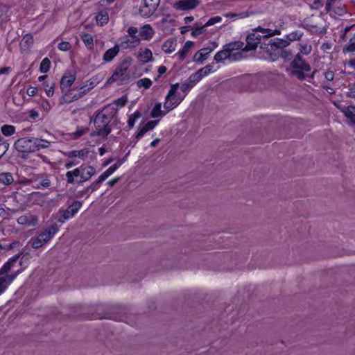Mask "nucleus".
I'll list each match as a JSON object with an SVG mask.
<instances>
[{
  "label": "nucleus",
  "instance_id": "43",
  "mask_svg": "<svg viewBox=\"0 0 355 355\" xmlns=\"http://www.w3.org/2000/svg\"><path fill=\"white\" fill-rule=\"evenodd\" d=\"M1 131L5 136H11L15 132V127L12 125H3L1 128Z\"/></svg>",
  "mask_w": 355,
  "mask_h": 355
},
{
  "label": "nucleus",
  "instance_id": "51",
  "mask_svg": "<svg viewBox=\"0 0 355 355\" xmlns=\"http://www.w3.org/2000/svg\"><path fill=\"white\" fill-rule=\"evenodd\" d=\"M54 87H55L54 83H48L44 84V90H45V92H46V94L47 95V96L51 97L53 95Z\"/></svg>",
  "mask_w": 355,
  "mask_h": 355
},
{
  "label": "nucleus",
  "instance_id": "18",
  "mask_svg": "<svg viewBox=\"0 0 355 355\" xmlns=\"http://www.w3.org/2000/svg\"><path fill=\"white\" fill-rule=\"evenodd\" d=\"M155 35V31L150 24H145L139 28V35L144 40H150Z\"/></svg>",
  "mask_w": 355,
  "mask_h": 355
},
{
  "label": "nucleus",
  "instance_id": "28",
  "mask_svg": "<svg viewBox=\"0 0 355 355\" xmlns=\"http://www.w3.org/2000/svg\"><path fill=\"white\" fill-rule=\"evenodd\" d=\"M169 111L167 110H162V103H157L153 107V110L150 112V116L156 119V118H162L165 116Z\"/></svg>",
  "mask_w": 355,
  "mask_h": 355
},
{
  "label": "nucleus",
  "instance_id": "34",
  "mask_svg": "<svg viewBox=\"0 0 355 355\" xmlns=\"http://www.w3.org/2000/svg\"><path fill=\"white\" fill-rule=\"evenodd\" d=\"M206 27L205 24H202L201 23H196L193 26H190V29L192 30V37H196L205 33Z\"/></svg>",
  "mask_w": 355,
  "mask_h": 355
},
{
  "label": "nucleus",
  "instance_id": "21",
  "mask_svg": "<svg viewBox=\"0 0 355 355\" xmlns=\"http://www.w3.org/2000/svg\"><path fill=\"white\" fill-rule=\"evenodd\" d=\"M196 78V77L193 73L182 83L180 89L184 94L187 95V93L199 82V80Z\"/></svg>",
  "mask_w": 355,
  "mask_h": 355
},
{
  "label": "nucleus",
  "instance_id": "13",
  "mask_svg": "<svg viewBox=\"0 0 355 355\" xmlns=\"http://www.w3.org/2000/svg\"><path fill=\"white\" fill-rule=\"evenodd\" d=\"M200 0H178L173 3V8L177 10L187 11L196 8Z\"/></svg>",
  "mask_w": 355,
  "mask_h": 355
},
{
  "label": "nucleus",
  "instance_id": "5",
  "mask_svg": "<svg viewBox=\"0 0 355 355\" xmlns=\"http://www.w3.org/2000/svg\"><path fill=\"white\" fill-rule=\"evenodd\" d=\"M58 230V225L53 223L40 232L36 236L32 237L28 243L33 249H39L46 245L54 237Z\"/></svg>",
  "mask_w": 355,
  "mask_h": 355
},
{
  "label": "nucleus",
  "instance_id": "24",
  "mask_svg": "<svg viewBox=\"0 0 355 355\" xmlns=\"http://www.w3.org/2000/svg\"><path fill=\"white\" fill-rule=\"evenodd\" d=\"M213 51L211 48H202L199 50L193 56V61L202 64L207 60L209 54Z\"/></svg>",
  "mask_w": 355,
  "mask_h": 355
},
{
  "label": "nucleus",
  "instance_id": "42",
  "mask_svg": "<svg viewBox=\"0 0 355 355\" xmlns=\"http://www.w3.org/2000/svg\"><path fill=\"white\" fill-rule=\"evenodd\" d=\"M96 19L98 24L103 25L107 24L109 20L108 14L105 11H101L97 15Z\"/></svg>",
  "mask_w": 355,
  "mask_h": 355
},
{
  "label": "nucleus",
  "instance_id": "33",
  "mask_svg": "<svg viewBox=\"0 0 355 355\" xmlns=\"http://www.w3.org/2000/svg\"><path fill=\"white\" fill-rule=\"evenodd\" d=\"M80 37L84 42L85 45L89 50H92L94 48L93 36L89 33H82Z\"/></svg>",
  "mask_w": 355,
  "mask_h": 355
},
{
  "label": "nucleus",
  "instance_id": "31",
  "mask_svg": "<svg viewBox=\"0 0 355 355\" xmlns=\"http://www.w3.org/2000/svg\"><path fill=\"white\" fill-rule=\"evenodd\" d=\"M192 45H193V42H192L187 41L184 44V45L182 47V49L179 50L175 53V56H177L180 61H182L185 58V57L187 56V53L189 52V50L192 46Z\"/></svg>",
  "mask_w": 355,
  "mask_h": 355
},
{
  "label": "nucleus",
  "instance_id": "29",
  "mask_svg": "<svg viewBox=\"0 0 355 355\" xmlns=\"http://www.w3.org/2000/svg\"><path fill=\"white\" fill-rule=\"evenodd\" d=\"M224 46L228 50L230 53L234 52L237 50H243V51H246L244 43L241 41H235L224 45Z\"/></svg>",
  "mask_w": 355,
  "mask_h": 355
},
{
  "label": "nucleus",
  "instance_id": "12",
  "mask_svg": "<svg viewBox=\"0 0 355 355\" xmlns=\"http://www.w3.org/2000/svg\"><path fill=\"white\" fill-rule=\"evenodd\" d=\"M17 222L25 227H35L39 223V218L37 215L28 213L18 217Z\"/></svg>",
  "mask_w": 355,
  "mask_h": 355
},
{
  "label": "nucleus",
  "instance_id": "61",
  "mask_svg": "<svg viewBox=\"0 0 355 355\" xmlns=\"http://www.w3.org/2000/svg\"><path fill=\"white\" fill-rule=\"evenodd\" d=\"M148 132V131H147V130L146 129V128H145L144 126H143V127H140V128H139V130H138V132H137V135H136V139H140V138H141V137H142L145 135V133H146V132Z\"/></svg>",
  "mask_w": 355,
  "mask_h": 355
},
{
  "label": "nucleus",
  "instance_id": "40",
  "mask_svg": "<svg viewBox=\"0 0 355 355\" xmlns=\"http://www.w3.org/2000/svg\"><path fill=\"white\" fill-rule=\"evenodd\" d=\"M10 144L6 139L0 136V158H1L9 148Z\"/></svg>",
  "mask_w": 355,
  "mask_h": 355
},
{
  "label": "nucleus",
  "instance_id": "6",
  "mask_svg": "<svg viewBox=\"0 0 355 355\" xmlns=\"http://www.w3.org/2000/svg\"><path fill=\"white\" fill-rule=\"evenodd\" d=\"M179 87L180 85L178 83L173 84L171 86L164 103V110H167L168 111L173 110L178 106L185 98L186 94H184L182 96L178 94V90Z\"/></svg>",
  "mask_w": 355,
  "mask_h": 355
},
{
  "label": "nucleus",
  "instance_id": "54",
  "mask_svg": "<svg viewBox=\"0 0 355 355\" xmlns=\"http://www.w3.org/2000/svg\"><path fill=\"white\" fill-rule=\"evenodd\" d=\"M345 52L355 51V39H351L344 49Z\"/></svg>",
  "mask_w": 355,
  "mask_h": 355
},
{
  "label": "nucleus",
  "instance_id": "48",
  "mask_svg": "<svg viewBox=\"0 0 355 355\" xmlns=\"http://www.w3.org/2000/svg\"><path fill=\"white\" fill-rule=\"evenodd\" d=\"M139 31H138L137 28L135 26L129 27L127 30L128 35L133 37V40H135L136 42L139 41V39H141L138 34Z\"/></svg>",
  "mask_w": 355,
  "mask_h": 355
},
{
  "label": "nucleus",
  "instance_id": "17",
  "mask_svg": "<svg viewBox=\"0 0 355 355\" xmlns=\"http://www.w3.org/2000/svg\"><path fill=\"white\" fill-rule=\"evenodd\" d=\"M33 182L38 189L49 188L51 186V180L46 174H40L34 176Z\"/></svg>",
  "mask_w": 355,
  "mask_h": 355
},
{
  "label": "nucleus",
  "instance_id": "2",
  "mask_svg": "<svg viewBox=\"0 0 355 355\" xmlns=\"http://www.w3.org/2000/svg\"><path fill=\"white\" fill-rule=\"evenodd\" d=\"M289 45V42L282 39H268L263 42L261 48L266 51L268 58L275 61L279 58H288L291 53L284 49Z\"/></svg>",
  "mask_w": 355,
  "mask_h": 355
},
{
  "label": "nucleus",
  "instance_id": "4",
  "mask_svg": "<svg viewBox=\"0 0 355 355\" xmlns=\"http://www.w3.org/2000/svg\"><path fill=\"white\" fill-rule=\"evenodd\" d=\"M281 32L279 29H270V28H259V29L254 33L249 34L247 36L246 42L247 44L245 46V49L247 51L255 49L258 44L261 42L262 40H268V37L280 35Z\"/></svg>",
  "mask_w": 355,
  "mask_h": 355
},
{
  "label": "nucleus",
  "instance_id": "20",
  "mask_svg": "<svg viewBox=\"0 0 355 355\" xmlns=\"http://www.w3.org/2000/svg\"><path fill=\"white\" fill-rule=\"evenodd\" d=\"M137 56L142 63H147L153 60V53L148 48H140Z\"/></svg>",
  "mask_w": 355,
  "mask_h": 355
},
{
  "label": "nucleus",
  "instance_id": "26",
  "mask_svg": "<svg viewBox=\"0 0 355 355\" xmlns=\"http://www.w3.org/2000/svg\"><path fill=\"white\" fill-rule=\"evenodd\" d=\"M52 143L54 142L44 139L33 137L34 150L36 152L41 149L48 148L51 146Z\"/></svg>",
  "mask_w": 355,
  "mask_h": 355
},
{
  "label": "nucleus",
  "instance_id": "47",
  "mask_svg": "<svg viewBox=\"0 0 355 355\" xmlns=\"http://www.w3.org/2000/svg\"><path fill=\"white\" fill-rule=\"evenodd\" d=\"M103 181H105V180L100 175L96 181L86 189V191L88 192L89 190H91L90 192H92L97 190Z\"/></svg>",
  "mask_w": 355,
  "mask_h": 355
},
{
  "label": "nucleus",
  "instance_id": "25",
  "mask_svg": "<svg viewBox=\"0 0 355 355\" xmlns=\"http://www.w3.org/2000/svg\"><path fill=\"white\" fill-rule=\"evenodd\" d=\"M120 51V45H115L112 48L107 50L103 56V60L105 62H110L119 54Z\"/></svg>",
  "mask_w": 355,
  "mask_h": 355
},
{
  "label": "nucleus",
  "instance_id": "45",
  "mask_svg": "<svg viewBox=\"0 0 355 355\" xmlns=\"http://www.w3.org/2000/svg\"><path fill=\"white\" fill-rule=\"evenodd\" d=\"M51 67V61L48 58H45L42 60L40 66V71L42 73H46L49 71Z\"/></svg>",
  "mask_w": 355,
  "mask_h": 355
},
{
  "label": "nucleus",
  "instance_id": "30",
  "mask_svg": "<svg viewBox=\"0 0 355 355\" xmlns=\"http://www.w3.org/2000/svg\"><path fill=\"white\" fill-rule=\"evenodd\" d=\"M231 53L223 46V49L217 52L214 55V60L216 62H220L225 60H230Z\"/></svg>",
  "mask_w": 355,
  "mask_h": 355
},
{
  "label": "nucleus",
  "instance_id": "50",
  "mask_svg": "<svg viewBox=\"0 0 355 355\" xmlns=\"http://www.w3.org/2000/svg\"><path fill=\"white\" fill-rule=\"evenodd\" d=\"M304 72L306 71L302 69H293L292 70L290 71V74L291 76L297 77L299 80H304L306 78Z\"/></svg>",
  "mask_w": 355,
  "mask_h": 355
},
{
  "label": "nucleus",
  "instance_id": "63",
  "mask_svg": "<svg viewBox=\"0 0 355 355\" xmlns=\"http://www.w3.org/2000/svg\"><path fill=\"white\" fill-rule=\"evenodd\" d=\"M37 89L35 87H29L27 89L26 93L29 96H33L37 94Z\"/></svg>",
  "mask_w": 355,
  "mask_h": 355
},
{
  "label": "nucleus",
  "instance_id": "41",
  "mask_svg": "<svg viewBox=\"0 0 355 355\" xmlns=\"http://www.w3.org/2000/svg\"><path fill=\"white\" fill-rule=\"evenodd\" d=\"M303 35V33L300 31H295L286 35V41L291 42L299 40Z\"/></svg>",
  "mask_w": 355,
  "mask_h": 355
},
{
  "label": "nucleus",
  "instance_id": "38",
  "mask_svg": "<svg viewBox=\"0 0 355 355\" xmlns=\"http://www.w3.org/2000/svg\"><path fill=\"white\" fill-rule=\"evenodd\" d=\"M345 116L350 120V122L355 123V107L348 106L342 110Z\"/></svg>",
  "mask_w": 355,
  "mask_h": 355
},
{
  "label": "nucleus",
  "instance_id": "19",
  "mask_svg": "<svg viewBox=\"0 0 355 355\" xmlns=\"http://www.w3.org/2000/svg\"><path fill=\"white\" fill-rule=\"evenodd\" d=\"M120 46L123 49H133L139 46L141 42V39H139V41L133 40V37H130L129 35H125L120 38Z\"/></svg>",
  "mask_w": 355,
  "mask_h": 355
},
{
  "label": "nucleus",
  "instance_id": "39",
  "mask_svg": "<svg viewBox=\"0 0 355 355\" xmlns=\"http://www.w3.org/2000/svg\"><path fill=\"white\" fill-rule=\"evenodd\" d=\"M141 116V114L139 111H136L133 114L129 116L127 121L128 125L130 128H132L136 121Z\"/></svg>",
  "mask_w": 355,
  "mask_h": 355
},
{
  "label": "nucleus",
  "instance_id": "1",
  "mask_svg": "<svg viewBox=\"0 0 355 355\" xmlns=\"http://www.w3.org/2000/svg\"><path fill=\"white\" fill-rule=\"evenodd\" d=\"M116 111L117 109L110 105L98 112L94 120L96 130L91 133V136L106 137L111 132L110 123L113 116L112 112L116 113Z\"/></svg>",
  "mask_w": 355,
  "mask_h": 355
},
{
  "label": "nucleus",
  "instance_id": "58",
  "mask_svg": "<svg viewBox=\"0 0 355 355\" xmlns=\"http://www.w3.org/2000/svg\"><path fill=\"white\" fill-rule=\"evenodd\" d=\"M88 129L87 128H78L77 130L73 133V137L77 139L85 135Z\"/></svg>",
  "mask_w": 355,
  "mask_h": 355
},
{
  "label": "nucleus",
  "instance_id": "35",
  "mask_svg": "<svg viewBox=\"0 0 355 355\" xmlns=\"http://www.w3.org/2000/svg\"><path fill=\"white\" fill-rule=\"evenodd\" d=\"M347 12V10L345 6L340 5L335 7L331 8V12H329V15L334 17L337 16L342 17L345 15Z\"/></svg>",
  "mask_w": 355,
  "mask_h": 355
},
{
  "label": "nucleus",
  "instance_id": "27",
  "mask_svg": "<svg viewBox=\"0 0 355 355\" xmlns=\"http://www.w3.org/2000/svg\"><path fill=\"white\" fill-rule=\"evenodd\" d=\"M88 154L89 150L87 148L64 153V155L69 158L78 157L82 159H85L87 157Z\"/></svg>",
  "mask_w": 355,
  "mask_h": 355
},
{
  "label": "nucleus",
  "instance_id": "37",
  "mask_svg": "<svg viewBox=\"0 0 355 355\" xmlns=\"http://www.w3.org/2000/svg\"><path fill=\"white\" fill-rule=\"evenodd\" d=\"M176 42L173 40H167L162 45V50L166 53H171L175 50Z\"/></svg>",
  "mask_w": 355,
  "mask_h": 355
},
{
  "label": "nucleus",
  "instance_id": "8",
  "mask_svg": "<svg viewBox=\"0 0 355 355\" xmlns=\"http://www.w3.org/2000/svg\"><path fill=\"white\" fill-rule=\"evenodd\" d=\"M19 257V254H17L10 258L0 268V275L6 277L13 276L14 280L19 273V270H15Z\"/></svg>",
  "mask_w": 355,
  "mask_h": 355
},
{
  "label": "nucleus",
  "instance_id": "49",
  "mask_svg": "<svg viewBox=\"0 0 355 355\" xmlns=\"http://www.w3.org/2000/svg\"><path fill=\"white\" fill-rule=\"evenodd\" d=\"M299 46L300 54L302 53L303 55H309L312 50V46L307 43H300Z\"/></svg>",
  "mask_w": 355,
  "mask_h": 355
},
{
  "label": "nucleus",
  "instance_id": "44",
  "mask_svg": "<svg viewBox=\"0 0 355 355\" xmlns=\"http://www.w3.org/2000/svg\"><path fill=\"white\" fill-rule=\"evenodd\" d=\"M153 82L150 79L148 78H141L137 82V86L139 88L144 87V89H147L150 87L152 85Z\"/></svg>",
  "mask_w": 355,
  "mask_h": 355
},
{
  "label": "nucleus",
  "instance_id": "57",
  "mask_svg": "<svg viewBox=\"0 0 355 355\" xmlns=\"http://www.w3.org/2000/svg\"><path fill=\"white\" fill-rule=\"evenodd\" d=\"M222 20V18L220 16H215L213 17H211L205 24V26H212L216 23L220 22Z\"/></svg>",
  "mask_w": 355,
  "mask_h": 355
},
{
  "label": "nucleus",
  "instance_id": "56",
  "mask_svg": "<svg viewBox=\"0 0 355 355\" xmlns=\"http://www.w3.org/2000/svg\"><path fill=\"white\" fill-rule=\"evenodd\" d=\"M243 52L241 51H234L231 53L230 57V61H237L240 60L243 58Z\"/></svg>",
  "mask_w": 355,
  "mask_h": 355
},
{
  "label": "nucleus",
  "instance_id": "10",
  "mask_svg": "<svg viewBox=\"0 0 355 355\" xmlns=\"http://www.w3.org/2000/svg\"><path fill=\"white\" fill-rule=\"evenodd\" d=\"M81 207V202L74 201L67 209L60 210L59 213L61 214V216L58 219V221L64 223L67 220L72 218Z\"/></svg>",
  "mask_w": 355,
  "mask_h": 355
},
{
  "label": "nucleus",
  "instance_id": "59",
  "mask_svg": "<svg viewBox=\"0 0 355 355\" xmlns=\"http://www.w3.org/2000/svg\"><path fill=\"white\" fill-rule=\"evenodd\" d=\"M158 123V121H150L147 122L144 126L147 131L153 130Z\"/></svg>",
  "mask_w": 355,
  "mask_h": 355
},
{
  "label": "nucleus",
  "instance_id": "11",
  "mask_svg": "<svg viewBox=\"0 0 355 355\" xmlns=\"http://www.w3.org/2000/svg\"><path fill=\"white\" fill-rule=\"evenodd\" d=\"M76 89L77 93L72 94L70 92L67 94H63L61 98V103L69 104L74 101L81 98L84 95L89 92V89H86V86H81L80 87H75L72 90Z\"/></svg>",
  "mask_w": 355,
  "mask_h": 355
},
{
  "label": "nucleus",
  "instance_id": "46",
  "mask_svg": "<svg viewBox=\"0 0 355 355\" xmlns=\"http://www.w3.org/2000/svg\"><path fill=\"white\" fill-rule=\"evenodd\" d=\"M0 182L4 184H10L13 182V177L10 173L0 174Z\"/></svg>",
  "mask_w": 355,
  "mask_h": 355
},
{
  "label": "nucleus",
  "instance_id": "9",
  "mask_svg": "<svg viewBox=\"0 0 355 355\" xmlns=\"http://www.w3.org/2000/svg\"><path fill=\"white\" fill-rule=\"evenodd\" d=\"M160 3V0H142L139 8L141 17L148 18L153 15Z\"/></svg>",
  "mask_w": 355,
  "mask_h": 355
},
{
  "label": "nucleus",
  "instance_id": "7",
  "mask_svg": "<svg viewBox=\"0 0 355 355\" xmlns=\"http://www.w3.org/2000/svg\"><path fill=\"white\" fill-rule=\"evenodd\" d=\"M13 147L20 154L21 158L26 159L30 154L35 153L33 137L19 138L15 141Z\"/></svg>",
  "mask_w": 355,
  "mask_h": 355
},
{
  "label": "nucleus",
  "instance_id": "60",
  "mask_svg": "<svg viewBox=\"0 0 355 355\" xmlns=\"http://www.w3.org/2000/svg\"><path fill=\"white\" fill-rule=\"evenodd\" d=\"M324 78L328 81H332L334 78V73L333 71L327 70L324 73Z\"/></svg>",
  "mask_w": 355,
  "mask_h": 355
},
{
  "label": "nucleus",
  "instance_id": "52",
  "mask_svg": "<svg viewBox=\"0 0 355 355\" xmlns=\"http://www.w3.org/2000/svg\"><path fill=\"white\" fill-rule=\"evenodd\" d=\"M117 170V168L112 165L110 168H108L105 172H103L101 176L102 178H103L105 180L110 177L115 171Z\"/></svg>",
  "mask_w": 355,
  "mask_h": 355
},
{
  "label": "nucleus",
  "instance_id": "62",
  "mask_svg": "<svg viewBox=\"0 0 355 355\" xmlns=\"http://www.w3.org/2000/svg\"><path fill=\"white\" fill-rule=\"evenodd\" d=\"M28 117L32 119H35L39 116V112L35 110H31L28 111Z\"/></svg>",
  "mask_w": 355,
  "mask_h": 355
},
{
  "label": "nucleus",
  "instance_id": "55",
  "mask_svg": "<svg viewBox=\"0 0 355 355\" xmlns=\"http://www.w3.org/2000/svg\"><path fill=\"white\" fill-rule=\"evenodd\" d=\"M58 48L62 51H68L71 48V44L69 42H62L58 44Z\"/></svg>",
  "mask_w": 355,
  "mask_h": 355
},
{
  "label": "nucleus",
  "instance_id": "15",
  "mask_svg": "<svg viewBox=\"0 0 355 355\" xmlns=\"http://www.w3.org/2000/svg\"><path fill=\"white\" fill-rule=\"evenodd\" d=\"M96 173V169L92 166H80V179L77 181L78 184H83L88 181Z\"/></svg>",
  "mask_w": 355,
  "mask_h": 355
},
{
  "label": "nucleus",
  "instance_id": "16",
  "mask_svg": "<svg viewBox=\"0 0 355 355\" xmlns=\"http://www.w3.org/2000/svg\"><path fill=\"white\" fill-rule=\"evenodd\" d=\"M291 67L294 69H302L305 71H309L311 70V67L309 64L306 62L304 60L302 59L300 53H297L293 60L291 62Z\"/></svg>",
  "mask_w": 355,
  "mask_h": 355
},
{
  "label": "nucleus",
  "instance_id": "32",
  "mask_svg": "<svg viewBox=\"0 0 355 355\" xmlns=\"http://www.w3.org/2000/svg\"><path fill=\"white\" fill-rule=\"evenodd\" d=\"M33 44V37L31 34H26L20 42V48L23 51L28 49Z\"/></svg>",
  "mask_w": 355,
  "mask_h": 355
},
{
  "label": "nucleus",
  "instance_id": "23",
  "mask_svg": "<svg viewBox=\"0 0 355 355\" xmlns=\"http://www.w3.org/2000/svg\"><path fill=\"white\" fill-rule=\"evenodd\" d=\"M216 71V69H214V64L211 63V64H207V66L198 69L193 74L196 77V78L200 81L203 77L207 76L209 75L210 73H214Z\"/></svg>",
  "mask_w": 355,
  "mask_h": 355
},
{
  "label": "nucleus",
  "instance_id": "3",
  "mask_svg": "<svg viewBox=\"0 0 355 355\" xmlns=\"http://www.w3.org/2000/svg\"><path fill=\"white\" fill-rule=\"evenodd\" d=\"M132 63V58L130 56L124 58L116 66L112 76L107 80L106 85L117 83L119 85H123L129 83L130 77L128 69Z\"/></svg>",
  "mask_w": 355,
  "mask_h": 355
},
{
  "label": "nucleus",
  "instance_id": "36",
  "mask_svg": "<svg viewBox=\"0 0 355 355\" xmlns=\"http://www.w3.org/2000/svg\"><path fill=\"white\" fill-rule=\"evenodd\" d=\"M13 281V276L6 277L0 275V295L2 294Z\"/></svg>",
  "mask_w": 355,
  "mask_h": 355
},
{
  "label": "nucleus",
  "instance_id": "64",
  "mask_svg": "<svg viewBox=\"0 0 355 355\" xmlns=\"http://www.w3.org/2000/svg\"><path fill=\"white\" fill-rule=\"evenodd\" d=\"M66 178H67V182L68 184H74L75 183V179L74 177L69 172L67 171L66 173Z\"/></svg>",
  "mask_w": 355,
  "mask_h": 355
},
{
  "label": "nucleus",
  "instance_id": "53",
  "mask_svg": "<svg viewBox=\"0 0 355 355\" xmlns=\"http://www.w3.org/2000/svg\"><path fill=\"white\" fill-rule=\"evenodd\" d=\"M128 102V98L125 96H123L121 98H119L117 99H116L114 102H113V105H116L117 107H123Z\"/></svg>",
  "mask_w": 355,
  "mask_h": 355
},
{
  "label": "nucleus",
  "instance_id": "14",
  "mask_svg": "<svg viewBox=\"0 0 355 355\" xmlns=\"http://www.w3.org/2000/svg\"><path fill=\"white\" fill-rule=\"evenodd\" d=\"M76 80L75 73L71 72H66L60 80V88L62 93L67 94L70 92L71 86Z\"/></svg>",
  "mask_w": 355,
  "mask_h": 355
},
{
  "label": "nucleus",
  "instance_id": "22",
  "mask_svg": "<svg viewBox=\"0 0 355 355\" xmlns=\"http://www.w3.org/2000/svg\"><path fill=\"white\" fill-rule=\"evenodd\" d=\"M216 71V69H214V64L211 63V64H207V66L198 69L193 74L196 77V78L200 81L203 77L207 76L209 75L210 73H214Z\"/></svg>",
  "mask_w": 355,
  "mask_h": 355
}]
</instances>
